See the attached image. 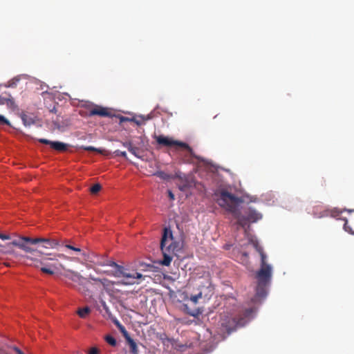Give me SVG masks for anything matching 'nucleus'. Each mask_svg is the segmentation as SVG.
I'll return each instance as SVG.
<instances>
[{"mask_svg":"<svg viewBox=\"0 0 354 354\" xmlns=\"http://www.w3.org/2000/svg\"><path fill=\"white\" fill-rule=\"evenodd\" d=\"M155 139L157 142V143L160 145L165 146V147H171V146H176L181 147L185 150H187L190 155H193L194 151L192 147H189L188 144L186 142H183L178 140H174L171 138L165 136L163 135L160 136H156Z\"/></svg>","mask_w":354,"mask_h":354,"instance_id":"8","label":"nucleus"},{"mask_svg":"<svg viewBox=\"0 0 354 354\" xmlns=\"http://www.w3.org/2000/svg\"><path fill=\"white\" fill-rule=\"evenodd\" d=\"M10 97L6 98V102L7 106L10 108H15L16 105L13 98L9 95Z\"/></svg>","mask_w":354,"mask_h":354,"instance_id":"24","label":"nucleus"},{"mask_svg":"<svg viewBox=\"0 0 354 354\" xmlns=\"http://www.w3.org/2000/svg\"><path fill=\"white\" fill-rule=\"evenodd\" d=\"M168 196L169 198H170V200H174L175 197H174V194L172 193V192L171 190H168Z\"/></svg>","mask_w":354,"mask_h":354,"instance_id":"35","label":"nucleus"},{"mask_svg":"<svg viewBox=\"0 0 354 354\" xmlns=\"http://www.w3.org/2000/svg\"><path fill=\"white\" fill-rule=\"evenodd\" d=\"M0 124L10 125V122L2 115H0Z\"/></svg>","mask_w":354,"mask_h":354,"instance_id":"29","label":"nucleus"},{"mask_svg":"<svg viewBox=\"0 0 354 354\" xmlns=\"http://www.w3.org/2000/svg\"><path fill=\"white\" fill-rule=\"evenodd\" d=\"M118 329L122 333L125 339H127L128 338V337H130L128 332L127 331L125 327L123 325L118 326Z\"/></svg>","mask_w":354,"mask_h":354,"instance_id":"26","label":"nucleus"},{"mask_svg":"<svg viewBox=\"0 0 354 354\" xmlns=\"http://www.w3.org/2000/svg\"><path fill=\"white\" fill-rule=\"evenodd\" d=\"M156 175L162 179H167L168 178V175L163 171L157 172Z\"/></svg>","mask_w":354,"mask_h":354,"instance_id":"31","label":"nucleus"},{"mask_svg":"<svg viewBox=\"0 0 354 354\" xmlns=\"http://www.w3.org/2000/svg\"><path fill=\"white\" fill-rule=\"evenodd\" d=\"M6 102V98L0 95V105L4 104Z\"/></svg>","mask_w":354,"mask_h":354,"instance_id":"38","label":"nucleus"},{"mask_svg":"<svg viewBox=\"0 0 354 354\" xmlns=\"http://www.w3.org/2000/svg\"><path fill=\"white\" fill-rule=\"evenodd\" d=\"M25 236H21L19 240L12 241L10 245H15V246H17L18 248L23 250L26 252L33 253L37 252V248H32L28 245L30 243H27L25 240L23 239V238Z\"/></svg>","mask_w":354,"mask_h":354,"instance_id":"13","label":"nucleus"},{"mask_svg":"<svg viewBox=\"0 0 354 354\" xmlns=\"http://www.w3.org/2000/svg\"><path fill=\"white\" fill-rule=\"evenodd\" d=\"M0 239H1L2 240H9L10 239V236L9 235L0 233Z\"/></svg>","mask_w":354,"mask_h":354,"instance_id":"33","label":"nucleus"},{"mask_svg":"<svg viewBox=\"0 0 354 354\" xmlns=\"http://www.w3.org/2000/svg\"><path fill=\"white\" fill-rule=\"evenodd\" d=\"M105 340L111 346H116V344H117L116 339L112 335H106L105 337Z\"/></svg>","mask_w":354,"mask_h":354,"instance_id":"22","label":"nucleus"},{"mask_svg":"<svg viewBox=\"0 0 354 354\" xmlns=\"http://www.w3.org/2000/svg\"><path fill=\"white\" fill-rule=\"evenodd\" d=\"M10 244H11V243H9L5 246L1 245L0 254H8L13 253L14 250L12 248V246L14 245H10Z\"/></svg>","mask_w":354,"mask_h":354,"instance_id":"16","label":"nucleus"},{"mask_svg":"<svg viewBox=\"0 0 354 354\" xmlns=\"http://www.w3.org/2000/svg\"><path fill=\"white\" fill-rule=\"evenodd\" d=\"M189 314L192 316H196V314L194 313H189Z\"/></svg>","mask_w":354,"mask_h":354,"instance_id":"44","label":"nucleus"},{"mask_svg":"<svg viewBox=\"0 0 354 354\" xmlns=\"http://www.w3.org/2000/svg\"><path fill=\"white\" fill-rule=\"evenodd\" d=\"M83 149L86 151H100V149H96L92 146L83 147Z\"/></svg>","mask_w":354,"mask_h":354,"instance_id":"30","label":"nucleus"},{"mask_svg":"<svg viewBox=\"0 0 354 354\" xmlns=\"http://www.w3.org/2000/svg\"><path fill=\"white\" fill-rule=\"evenodd\" d=\"M20 79L18 77H15L12 80H9L5 85L6 87L15 88L19 82Z\"/></svg>","mask_w":354,"mask_h":354,"instance_id":"19","label":"nucleus"},{"mask_svg":"<svg viewBox=\"0 0 354 354\" xmlns=\"http://www.w3.org/2000/svg\"><path fill=\"white\" fill-rule=\"evenodd\" d=\"M39 142L42 144L49 145L52 149L60 152L66 151L68 148V145L59 141H50L45 138H40Z\"/></svg>","mask_w":354,"mask_h":354,"instance_id":"10","label":"nucleus"},{"mask_svg":"<svg viewBox=\"0 0 354 354\" xmlns=\"http://www.w3.org/2000/svg\"><path fill=\"white\" fill-rule=\"evenodd\" d=\"M27 243H31V245L37 244V252L41 254L49 255V254L44 251V248H54L59 245V243L55 239H45V238H23Z\"/></svg>","mask_w":354,"mask_h":354,"instance_id":"7","label":"nucleus"},{"mask_svg":"<svg viewBox=\"0 0 354 354\" xmlns=\"http://www.w3.org/2000/svg\"><path fill=\"white\" fill-rule=\"evenodd\" d=\"M91 313V308L86 306L83 308H80L77 310V314L81 318H86V316Z\"/></svg>","mask_w":354,"mask_h":354,"instance_id":"18","label":"nucleus"},{"mask_svg":"<svg viewBox=\"0 0 354 354\" xmlns=\"http://www.w3.org/2000/svg\"><path fill=\"white\" fill-rule=\"evenodd\" d=\"M40 270L42 272L48 274H53L55 272V270H54L51 267H50L49 265H46L45 266L41 267Z\"/></svg>","mask_w":354,"mask_h":354,"instance_id":"21","label":"nucleus"},{"mask_svg":"<svg viewBox=\"0 0 354 354\" xmlns=\"http://www.w3.org/2000/svg\"><path fill=\"white\" fill-rule=\"evenodd\" d=\"M242 202L240 198L227 191H222L219 198L217 199L218 204L230 212L234 218L237 220V224L245 227L249 223H255L262 218V215L255 209L249 208L244 215H242L238 205Z\"/></svg>","mask_w":354,"mask_h":354,"instance_id":"1","label":"nucleus"},{"mask_svg":"<svg viewBox=\"0 0 354 354\" xmlns=\"http://www.w3.org/2000/svg\"><path fill=\"white\" fill-rule=\"evenodd\" d=\"M250 243L253 245L261 257L260 268L256 274L257 284L256 293L253 299L254 302H258L263 299L267 295V288L272 279V268L271 265L267 263V255L258 241L251 238Z\"/></svg>","mask_w":354,"mask_h":354,"instance_id":"2","label":"nucleus"},{"mask_svg":"<svg viewBox=\"0 0 354 354\" xmlns=\"http://www.w3.org/2000/svg\"><path fill=\"white\" fill-rule=\"evenodd\" d=\"M179 180L178 186L180 191L185 192L191 187L190 182L186 178L179 177Z\"/></svg>","mask_w":354,"mask_h":354,"instance_id":"14","label":"nucleus"},{"mask_svg":"<svg viewBox=\"0 0 354 354\" xmlns=\"http://www.w3.org/2000/svg\"><path fill=\"white\" fill-rule=\"evenodd\" d=\"M57 258L63 259H70L69 257H68L67 256H66L64 254H56L53 256V257L45 258V259H44V261L45 260L53 261V263H50L48 265L50 267H51L55 271H58L60 269L65 270L64 266L62 263L57 262Z\"/></svg>","mask_w":354,"mask_h":354,"instance_id":"11","label":"nucleus"},{"mask_svg":"<svg viewBox=\"0 0 354 354\" xmlns=\"http://www.w3.org/2000/svg\"><path fill=\"white\" fill-rule=\"evenodd\" d=\"M131 121V119H129L128 118H126V117H121L120 118V121L121 122H124V121Z\"/></svg>","mask_w":354,"mask_h":354,"instance_id":"40","label":"nucleus"},{"mask_svg":"<svg viewBox=\"0 0 354 354\" xmlns=\"http://www.w3.org/2000/svg\"><path fill=\"white\" fill-rule=\"evenodd\" d=\"M126 341L129 346L131 353L132 354H138V346L135 341L131 337H128Z\"/></svg>","mask_w":354,"mask_h":354,"instance_id":"15","label":"nucleus"},{"mask_svg":"<svg viewBox=\"0 0 354 354\" xmlns=\"http://www.w3.org/2000/svg\"><path fill=\"white\" fill-rule=\"evenodd\" d=\"M100 266H109L114 268V270H119V268L121 267L120 265H118L115 261H107L106 263H98Z\"/></svg>","mask_w":354,"mask_h":354,"instance_id":"20","label":"nucleus"},{"mask_svg":"<svg viewBox=\"0 0 354 354\" xmlns=\"http://www.w3.org/2000/svg\"><path fill=\"white\" fill-rule=\"evenodd\" d=\"M351 222L352 225H354V218H351Z\"/></svg>","mask_w":354,"mask_h":354,"instance_id":"43","label":"nucleus"},{"mask_svg":"<svg viewBox=\"0 0 354 354\" xmlns=\"http://www.w3.org/2000/svg\"><path fill=\"white\" fill-rule=\"evenodd\" d=\"M65 247L68 249H70L71 250H73V251L80 254L83 257L84 260L87 259L86 253L85 252L82 251L80 248H76V247H74L69 244H66L65 245Z\"/></svg>","mask_w":354,"mask_h":354,"instance_id":"17","label":"nucleus"},{"mask_svg":"<svg viewBox=\"0 0 354 354\" xmlns=\"http://www.w3.org/2000/svg\"><path fill=\"white\" fill-rule=\"evenodd\" d=\"M104 272L108 275L113 276L115 277H123L124 279L120 282V283L126 286L135 284L137 283L136 279L142 278V275L140 273L138 272L131 273L129 272L128 269L125 268L122 266L119 268V270L104 271Z\"/></svg>","mask_w":354,"mask_h":354,"instance_id":"6","label":"nucleus"},{"mask_svg":"<svg viewBox=\"0 0 354 354\" xmlns=\"http://www.w3.org/2000/svg\"><path fill=\"white\" fill-rule=\"evenodd\" d=\"M101 188H102L101 185L100 184L97 183V184L93 185L90 188V192L93 194H96L97 192H99L100 191Z\"/></svg>","mask_w":354,"mask_h":354,"instance_id":"23","label":"nucleus"},{"mask_svg":"<svg viewBox=\"0 0 354 354\" xmlns=\"http://www.w3.org/2000/svg\"><path fill=\"white\" fill-rule=\"evenodd\" d=\"M64 276L72 281L77 283L78 285V290L81 292H85L88 290L87 285L90 283L89 280L82 277L77 272L68 270Z\"/></svg>","mask_w":354,"mask_h":354,"instance_id":"9","label":"nucleus"},{"mask_svg":"<svg viewBox=\"0 0 354 354\" xmlns=\"http://www.w3.org/2000/svg\"><path fill=\"white\" fill-rule=\"evenodd\" d=\"M344 228L346 231L354 234V228L351 227L349 225V223L347 220L345 221V223L344 225Z\"/></svg>","mask_w":354,"mask_h":354,"instance_id":"27","label":"nucleus"},{"mask_svg":"<svg viewBox=\"0 0 354 354\" xmlns=\"http://www.w3.org/2000/svg\"><path fill=\"white\" fill-rule=\"evenodd\" d=\"M140 149L136 146H133V147L130 149V153H131L136 157L139 158L141 157L140 155Z\"/></svg>","mask_w":354,"mask_h":354,"instance_id":"25","label":"nucleus"},{"mask_svg":"<svg viewBox=\"0 0 354 354\" xmlns=\"http://www.w3.org/2000/svg\"><path fill=\"white\" fill-rule=\"evenodd\" d=\"M131 121L135 122L138 125H141V124H143L142 121L138 120H136V119H131Z\"/></svg>","mask_w":354,"mask_h":354,"instance_id":"37","label":"nucleus"},{"mask_svg":"<svg viewBox=\"0 0 354 354\" xmlns=\"http://www.w3.org/2000/svg\"><path fill=\"white\" fill-rule=\"evenodd\" d=\"M254 313L252 308L240 310L238 315L226 316L223 319L221 325L228 333L235 330L236 328L243 326L252 317Z\"/></svg>","mask_w":354,"mask_h":354,"instance_id":"5","label":"nucleus"},{"mask_svg":"<svg viewBox=\"0 0 354 354\" xmlns=\"http://www.w3.org/2000/svg\"><path fill=\"white\" fill-rule=\"evenodd\" d=\"M99 351L97 350V348H92L90 351H89V353L88 354H98Z\"/></svg>","mask_w":354,"mask_h":354,"instance_id":"34","label":"nucleus"},{"mask_svg":"<svg viewBox=\"0 0 354 354\" xmlns=\"http://www.w3.org/2000/svg\"><path fill=\"white\" fill-rule=\"evenodd\" d=\"M99 115L101 117H111L112 114L109 109L101 106L95 105L88 112V116Z\"/></svg>","mask_w":354,"mask_h":354,"instance_id":"12","label":"nucleus"},{"mask_svg":"<svg viewBox=\"0 0 354 354\" xmlns=\"http://www.w3.org/2000/svg\"><path fill=\"white\" fill-rule=\"evenodd\" d=\"M12 348L17 354H24L19 348L16 346H13Z\"/></svg>","mask_w":354,"mask_h":354,"instance_id":"36","label":"nucleus"},{"mask_svg":"<svg viewBox=\"0 0 354 354\" xmlns=\"http://www.w3.org/2000/svg\"><path fill=\"white\" fill-rule=\"evenodd\" d=\"M0 354H9V353H8V351L6 349H4L3 348H0Z\"/></svg>","mask_w":354,"mask_h":354,"instance_id":"39","label":"nucleus"},{"mask_svg":"<svg viewBox=\"0 0 354 354\" xmlns=\"http://www.w3.org/2000/svg\"><path fill=\"white\" fill-rule=\"evenodd\" d=\"M180 248V243L174 239L171 230L165 228L160 241V249L163 255L161 264L166 266H169L174 254H176V252Z\"/></svg>","mask_w":354,"mask_h":354,"instance_id":"3","label":"nucleus"},{"mask_svg":"<svg viewBox=\"0 0 354 354\" xmlns=\"http://www.w3.org/2000/svg\"><path fill=\"white\" fill-rule=\"evenodd\" d=\"M214 288L212 283L211 277L209 273L200 281L197 287L194 288L193 293L190 296V301L194 304L202 300L203 302L208 301L214 295Z\"/></svg>","mask_w":354,"mask_h":354,"instance_id":"4","label":"nucleus"},{"mask_svg":"<svg viewBox=\"0 0 354 354\" xmlns=\"http://www.w3.org/2000/svg\"><path fill=\"white\" fill-rule=\"evenodd\" d=\"M114 324L116 325V326L118 328V326H121L122 324L120 323V322L117 319L114 321Z\"/></svg>","mask_w":354,"mask_h":354,"instance_id":"41","label":"nucleus"},{"mask_svg":"<svg viewBox=\"0 0 354 354\" xmlns=\"http://www.w3.org/2000/svg\"><path fill=\"white\" fill-rule=\"evenodd\" d=\"M114 154L116 156H122L125 158H127V153L125 151H122L120 150H115L114 151Z\"/></svg>","mask_w":354,"mask_h":354,"instance_id":"28","label":"nucleus"},{"mask_svg":"<svg viewBox=\"0 0 354 354\" xmlns=\"http://www.w3.org/2000/svg\"><path fill=\"white\" fill-rule=\"evenodd\" d=\"M91 279L92 280H93V281H100L99 279H96V278H93V277H91Z\"/></svg>","mask_w":354,"mask_h":354,"instance_id":"42","label":"nucleus"},{"mask_svg":"<svg viewBox=\"0 0 354 354\" xmlns=\"http://www.w3.org/2000/svg\"><path fill=\"white\" fill-rule=\"evenodd\" d=\"M123 146L130 152V149H132L134 145L131 142H126L123 143Z\"/></svg>","mask_w":354,"mask_h":354,"instance_id":"32","label":"nucleus"}]
</instances>
